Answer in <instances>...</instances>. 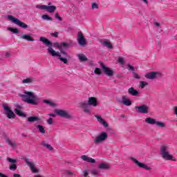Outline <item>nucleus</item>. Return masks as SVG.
Segmentation results:
<instances>
[{"label":"nucleus","instance_id":"obj_1","mask_svg":"<svg viewBox=\"0 0 177 177\" xmlns=\"http://www.w3.org/2000/svg\"><path fill=\"white\" fill-rule=\"evenodd\" d=\"M39 41H41V42H43V44H44V45H46V46H48L47 50L48 53L51 55V56L59 57V59L61 60V62H63L64 64H67V63H68L67 58L62 57V55H60L59 52L57 53L56 51H55V50H53V48H52L53 44L50 42V41H49V39L41 37L39 38Z\"/></svg>","mask_w":177,"mask_h":177},{"label":"nucleus","instance_id":"obj_2","mask_svg":"<svg viewBox=\"0 0 177 177\" xmlns=\"http://www.w3.org/2000/svg\"><path fill=\"white\" fill-rule=\"evenodd\" d=\"M80 106L81 109H83L84 112L86 113V114L91 115V106L96 107L97 106V100H96V98L94 97H90L88 102L86 101L82 102L80 103Z\"/></svg>","mask_w":177,"mask_h":177},{"label":"nucleus","instance_id":"obj_3","mask_svg":"<svg viewBox=\"0 0 177 177\" xmlns=\"http://www.w3.org/2000/svg\"><path fill=\"white\" fill-rule=\"evenodd\" d=\"M20 97H21L23 102H26L29 104H32L33 106L38 105V98L34 95L33 93L30 91H25L24 94H20Z\"/></svg>","mask_w":177,"mask_h":177},{"label":"nucleus","instance_id":"obj_4","mask_svg":"<svg viewBox=\"0 0 177 177\" xmlns=\"http://www.w3.org/2000/svg\"><path fill=\"white\" fill-rule=\"evenodd\" d=\"M160 153L164 160H171L174 158V156L169 153V147L167 144L160 146Z\"/></svg>","mask_w":177,"mask_h":177},{"label":"nucleus","instance_id":"obj_5","mask_svg":"<svg viewBox=\"0 0 177 177\" xmlns=\"http://www.w3.org/2000/svg\"><path fill=\"white\" fill-rule=\"evenodd\" d=\"M37 9L41 10H46L48 13H53L56 10V6H52V3H48V6L46 5H36Z\"/></svg>","mask_w":177,"mask_h":177},{"label":"nucleus","instance_id":"obj_6","mask_svg":"<svg viewBox=\"0 0 177 177\" xmlns=\"http://www.w3.org/2000/svg\"><path fill=\"white\" fill-rule=\"evenodd\" d=\"M8 19L9 20H11V21H12V23H14L15 24H17V26H19V27H21V28H28V25H27L26 23L19 21V19L14 17L12 15H8Z\"/></svg>","mask_w":177,"mask_h":177},{"label":"nucleus","instance_id":"obj_7","mask_svg":"<svg viewBox=\"0 0 177 177\" xmlns=\"http://www.w3.org/2000/svg\"><path fill=\"white\" fill-rule=\"evenodd\" d=\"M107 138H109V135H107V133L102 132L99 136L95 137L94 140V143H95V145L102 143V142H104V140H106Z\"/></svg>","mask_w":177,"mask_h":177},{"label":"nucleus","instance_id":"obj_8","mask_svg":"<svg viewBox=\"0 0 177 177\" xmlns=\"http://www.w3.org/2000/svg\"><path fill=\"white\" fill-rule=\"evenodd\" d=\"M136 110H137L138 113L141 114H147L149 113V106L146 104H142L140 106H136L135 107Z\"/></svg>","mask_w":177,"mask_h":177},{"label":"nucleus","instance_id":"obj_9","mask_svg":"<svg viewBox=\"0 0 177 177\" xmlns=\"http://www.w3.org/2000/svg\"><path fill=\"white\" fill-rule=\"evenodd\" d=\"M55 114L59 115V117H62V118H71V115L64 110L55 109Z\"/></svg>","mask_w":177,"mask_h":177},{"label":"nucleus","instance_id":"obj_10","mask_svg":"<svg viewBox=\"0 0 177 177\" xmlns=\"http://www.w3.org/2000/svg\"><path fill=\"white\" fill-rule=\"evenodd\" d=\"M100 66H101L102 69L104 71V74H106V75H108V77H111V76L114 75V71H113V70H111L110 68L104 66L103 62L100 63Z\"/></svg>","mask_w":177,"mask_h":177},{"label":"nucleus","instance_id":"obj_11","mask_svg":"<svg viewBox=\"0 0 177 177\" xmlns=\"http://www.w3.org/2000/svg\"><path fill=\"white\" fill-rule=\"evenodd\" d=\"M3 107L4 109V110L6 111V114L8 117V118H16V115H15V113H13V111H12V110L10 109V107H9V106L3 104Z\"/></svg>","mask_w":177,"mask_h":177},{"label":"nucleus","instance_id":"obj_12","mask_svg":"<svg viewBox=\"0 0 177 177\" xmlns=\"http://www.w3.org/2000/svg\"><path fill=\"white\" fill-rule=\"evenodd\" d=\"M131 160H132L133 162L136 164V165H138V167H139V168H143L144 169H147V171H150L151 169V168H150L145 164L139 162L138 160H136L133 157H131Z\"/></svg>","mask_w":177,"mask_h":177},{"label":"nucleus","instance_id":"obj_13","mask_svg":"<svg viewBox=\"0 0 177 177\" xmlns=\"http://www.w3.org/2000/svg\"><path fill=\"white\" fill-rule=\"evenodd\" d=\"M77 42L81 46H84L86 44V40L82 34V32H78L77 33Z\"/></svg>","mask_w":177,"mask_h":177},{"label":"nucleus","instance_id":"obj_14","mask_svg":"<svg viewBox=\"0 0 177 177\" xmlns=\"http://www.w3.org/2000/svg\"><path fill=\"white\" fill-rule=\"evenodd\" d=\"M61 53H62V55L65 57H68V55L67 54V53H66L64 50H63V49H62V48H68V46H70V44H67V43H61L60 45H59V44H57Z\"/></svg>","mask_w":177,"mask_h":177},{"label":"nucleus","instance_id":"obj_15","mask_svg":"<svg viewBox=\"0 0 177 177\" xmlns=\"http://www.w3.org/2000/svg\"><path fill=\"white\" fill-rule=\"evenodd\" d=\"M24 161H25L26 164H27V165H28V167H30V169L33 174H37L38 169H37V168H35V166L34 165L32 162H30L28 158H25Z\"/></svg>","mask_w":177,"mask_h":177},{"label":"nucleus","instance_id":"obj_16","mask_svg":"<svg viewBox=\"0 0 177 177\" xmlns=\"http://www.w3.org/2000/svg\"><path fill=\"white\" fill-rule=\"evenodd\" d=\"M22 108L21 106L20 105H17L16 106V109H15V113L17 114V115H19V117H27V115H26V113H23V111H21Z\"/></svg>","mask_w":177,"mask_h":177},{"label":"nucleus","instance_id":"obj_17","mask_svg":"<svg viewBox=\"0 0 177 177\" xmlns=\"http://www.w3.org/2000/svg\"><path fill=\"white\" fill-rule=\"evenodd\" d=\"M95 118H97V122H100V124H101L102 125H103V127H105V128H107V127H109V124L106 123V122L104 121L103 118H102V116L95 115Z\"/></svg>","mask_w":177,"mask_h":177},{"label":"nucleus","instance_id":"obj_18","mask_svg":"<svg viewBox=\"0 0 177 177\" xmlns=\"http://www.w3.org/2000/svg\"><path fill=\"white\" fill-rule=\"evenodd\" d=\"M158 73L157 72H151L147 75H145V78L148 80H154V78L157 77Z\"/></svg>","mask_w":177,"mask_h":177},{"label":"nucleus","instance_id":"obj_19","mask_svg":"<svg viewBox=\"0 0 177 177\" xmlns=\"http://www.w3.org/2000/svg\"><path fill=\"white\" fill-rule=\"evenodd\" d=\"M81 158L84 161H86V162H91L92 164L96 162V160H95V159L88 157V156L86 155L82 156Z\"/></svg>","mask_w":177,"mask_h":177},{"label":"nucleus","instance_id":"obj_20","mask_svg":"<svg viewBox=\"0 0 177 177\" xmlns=\"http://www.w3.org/2000/svg\"><path fill=\"white\" fill-rule=\"evenodd\" d=\"M128 93L131 96H138V95H139V91H138V90H136L133 87H131L128 90Z\"/></svg>","mask_w":177,"mask_h":177},{"label":"nucleus","instance_id":"obj_21","mask_svg":"<svg viewBox=\"0 0 177 177\" xmlns=\"http://www.w3.org/2000/svg\"><path fill=\"white\" fill-rule=\"evenodd\" d=\"M6 143H8V145L9 146H10L11 147H17V143L16 142V141L15 140H10V138H7L6 139Z\"/></svg>","mask_w":177,"mask_h":177},{"label":"nucleus","instance_id":"obj_22","mask_svg":"<svg viewBox=\"0 0 177 177\" xmlns=\"http://www.w3.org/2000/svg\"><path fill=\"white\" fill-rule=\"evenodd\" d=\"M35 121L40 122L41 118L38 116H30L28 118V122H35Z\"/></svg>","mask_w":177,"mask_h":177},{"label":"nucleus","instance_id":"obj_23","mask_svg":"<svg viewBox=\"0 0 177 177\" xmlns=\"http://www.w3.org/2000/svg\"><path fill=\"white\" fill-rule=\"evenodd\" d=\"M122 104H124V106H131L132 104V102H131L129 100L127 99V97L122 96Z\"/></svg>","mask_w":177,"mask_h":177},{"label":"nucleus","instance_id":"obj_24","mask_svg":"<svg viewBox=\"0 0 177 177\" xmlns=\"http://www.w3.org/2000/svg\"><path fill=\"white\" fill-rule=\"evenodd\" d=\"M156 119H153L152 118H147L145 119V122H147V124H150L151 125H156Z\"/></svg>","mask_w":177,"mask_h":177},{"label":"nucleus","instance_id":"obj_25","mask_svg":"<svg viewBox=\"0 0 177 177\" xmlns=\"http://www.w3.org/2000/svg\"><path fill=\"white\" fill-rule=\"evenodd\" d=\"M41 146L46 147V149H48V150H49L50 151H53V147L46 143L45 141H42Z\"/></svg>","mask_w":177,"mask_h":177},{"label":"nucleus","instance_id":"obj_26","mask_svg":"<svg viewBox=\"0 0 177 177\" xmlns=\"http://www.w3.org/2000/svg\"><path fill=\"white\" fill-rule=\"evenodd\" d=\"M21 38H22V39H26V41H30L32 42L35 41V39L28 35H23L21 36Z\"/></svg>","mask_w":177,"mask_h":177},{"label":"nucleus","instance_id":"obj_27","mask_svg":"<svg viewBox=\"0 0 177 177\" xmlns=\"http://www.w3.org/2000/svg\"><path fill=\"white\" fill-rule=\"evenodd\" d=\"M77 57L80 62H86V60H88V57H86V56H85L84 54H78Z\"/></svg>","mask_w":177,"mask_h":177},{"label":"nucleus","instance_id":"obj_28","mask_svg":"<svg viewBox=\"0 0 177 177\" xmlns=\"http://www.w3.org/2000/svg\"><path fill=\"white\" fill-rule=\"evenodd\" d=\"M98 168L100 169H109V166L106 163H101L99 166Z\"/></svg>","mask_w":177,"mask_h":177},{"label":"nucleus","instance_id":"obj_29","mask_svg":"<svg viewBox=\"0 0 177 177\" xmlns=\"http://www.w3.org/2000/svg\"><path fill=\"white\" fill-rule=\"evenodd\" d=\"M8 31H11V32H12L13 34H19V32H20V31L19 30V29H17V28H8Z\"/></svg>","mask_w":177,"mask_h":177},{"label":"nucleus","instance_id":"obj_30","mask_svg":"<svg viewBox=\"0 0 177 177\" xmlns=\"http://www.w3.org/2000/svg\"><path fill=\"white\" fill-rule=\"evenodd\" d=\"M103 45L104 46H106V48H109V49H113V44H111V43H110L107 41H104Z\"/></svg>","mask_w":177,"mask_h":177},{"label":"nucleus","instance_id":"obj_31","mask_svg":"<svg viewBox=\"0 0 177 177\" xmlns=\"http://www.w3.org/2000/svg\"><path fill=\"white\" fill-rule=\"evenodd\" d=\"M34 80L32 77H28L22 80L24 84H31Z\"/></svg>","mask_w":177,"mask_h":177},{"label":"nucleus","instance_id":"obj_32","mask_svg":"<svg viewBox=\"0 0 177 177\" xmlns=\"http://www.w3.org/2000/svg\"><path fill=\"white\" fill-rule=\"evenodd\" d=\"M37 128L39 129V131L40 132V133H45V128H44V126L39 124L37 126Z\"/></svg>","mask_w":177,"mask_h":177},{"label":"nucleus","instance_id":"obj_33","mask_svg":"<svg viewBox=\"0 0 177 177\" xmlns=\"http://www.w3.org/2000/svg\"><path fill=\"white\" fill-rule=\"evenodd\" d=\"M155 125H157V127H159L160 128H165V127H166L165 123H164L162 122H156Z\"/></svg>","mask_w":177,"mask_h":177},{"label":"nucleus","instance_id":"obj_34","mask_svg":"<svg viewBox=\"0 0 177 177\" xmlns=\"http://www.w3.org/2000/svg\"><path fill=\"white\" fill-rule=\"evenodd\" d=\"M10 171H16L17 169V165L16 163H11L10 165Z\"/></svg>","mask_w":177,"mask_h":177},{"label":"nucleus","instance_id":"obj_35","mask_svg":"<svg viewBox=\"0 0 177 177\" xmlns=\"http://www.w3.org/2000/svg\"><path fill=\"white\" fill-rule=\"evenodd\" d=\"M44 103H46V104H49V106H50V107H55V103L50 102V100H44Z\"/></svg>","mask_w":177,"mask_h":177},{"label":"nucleus","instance_id":"obj_36","mask_svg":"<svg viewBox=\"0 0 177 177\" xmlns=\"http://www.w3.org/2000/svg\"><path fill=\"white\" fill-rule=\"evenodd\" d=\"M64 175H66V176H73V175H74V173L72 172L70 170H66L64 172Z\"/></svg>","mask_w":177,"mask_h":177},{"label":"nucleus","instance_id":"obj_37","mask_svg":"<svg viewBox=\"0 0 177 177\" xmlns=\"http://www.w3.org/2000/svg\"><path fill=\"white\" fill-rule=\"evenodd\" d=\"M41 17L44 20H48L50 21H52V20H53L52 17H49V15H42Z\"/></svg>","mask_w":177,"mask_h":177},{"label":"nucleus","instance_id":"obj_38","mask_svg":"<svg viewBox=\"0 0 177 177\" xmlns=\"http://www.w3.org/2000/svg\"><path fill=\"white\" fill-rule=\"evenodd\" d=\"M8 162H12V164H15L17 162L16 159H12V158H7Z\"/></svg>","mask_w":177,"mask_h":177},{"label":"nucleus","instance_id":"obj_39","mask_svg":"<svg viewBox=\"0 0 177 177\" xmlns=\"http://www.w3.org/2000/svg\"><path fill=\"white\" fill-rule=\"evenodd\" d=\"M94 73L95 74H97L98 75H100V74H102V69L99 68H95Z\"/></svg>","mask_w":177,"mask_h":177},{"label":"nucleus","instance_id":"obj_40","mask_svg":"<svg viewBox=\"0 0 177 177\" xmlns=\"http://www.w3.org/2000/svg\"><path fill=\"white\" fill-rule=\"evenodd\" d=\"M133 78H136V80H140V76L136 72H133Z\"/></svg>","mask_w":177,"mask_h":177},{"label":"nucleus","instance_id":"obj_41","mask_svg":"<svg viewBox=\"0 0 177 177\" xmlns=\"http://www.w3.org/2000/svg\"><path fill=\"white\" fill-rule=\"evenodd\" d=\"M91 174L92 175H99L100 172H99V170L94 169L91 170Z\"/></svg>","mask_w":177,"mask_h":177},{"label":"nucleus","instance_id":"obj_42","mask_svg":"<svg viewBox=\"0 0 177 177\" xmlns=\"http://www.w3.org/2000/svg\"><path fill=\"white\" fill-rule=\"evenodd\" d=\"M92 9H99V5L96 3H93L91 5Z\"/></svg>","mask_w":177,"mask_h":177},{"label":"nucleus","instance_id":"obj_43","mask_svg":"<svg viewBox=\"0 0 177 177\" xmlns=\"http://www.w3.org/2000/svg\"><path fill=\"white\" fill-rule=\"evenodd\" d=\"M118 63H120V64H122V66H123V64H124V59L122 57H119L118 59Z\"/></svg>","mask_w":177,"mask_h":177},{"label":"nucleus","instance_id":"obj_44","mask_svg":"<svg viewBox=\"0 0 177 177\" xmlns=\"http://www.w3.org/2000/svg\"><path fill=\"white\" fill-rule=\"evenodd\" d=\"M127 67L129 71H131L133 73L135 72V67L132 66L131 64H128Z\"/></svg>","mask_w":177,"mask_h":177},{"label":"nucleus","instance_id":"obj_45","mask_svg":"<svg viewBox=\"0 0 177 177\" xmlns=\"http://www.w3.org/2000/svg\"><path fill=\"white\" fill-rule=\"evenodd\" d=\"M55 19H57L59 21H62V20H63V19H62V17H60V15H59V13L57 12L55 13Z\"/></svg>","mask_w":177,"mask_h":177},{"label":"nucleus","instance_id":"obj_46","mask_svg":"<svg viewBox=\"0 0 177 177\" xmlns=\"http://www.w3.org/2000/svg\"><path fill=\"white\" fill-rule=\"evenodd\" d=\"M51 37H54L55 38H57L59 37V32H55L51 33Z\"/></svg>","mask_w":177,"mask_h":177},{"label":"nucleus","instance_id":"obj_47","mask_svg":"<svg viewBox=\"0 0 177 177\" xmlns=\"http://www.w3.org/2000/svg\"><path fill=\"white\" fill-rule=\"evenodd\" d=\"M146 85H147V82H140V86H141V88H145V86H146Z\"/></svg>","mask_w":177,"mask_h":177},{"label":"nucleus","instance_id":"obj_48","mask_svg":"<svg viewBox=\"0 0 177 177\" xmlns=\"http://www.w3.org/2000/svg\"><path fill=\"white\" fill-rule=\"evenodd\" d=\"M48 124H49V125H52L53 124V119L50 118L48 120H47Z\"/></svg>","mask_w":177,"mask_h":177},{"label":"nucleus","instance_id":"obj_49","mask_svg":"<svg viewBox=\"0 0 177 177\" xmlns=\"http://www.w3.org/2000/svg\"><path fill=\"white\" fill-rule=\"evenodd\" d=\"M88 175H89V174L88 173V170L83 171V176L88 177Z\"/></svg>","mask_w":177,"mask_h":177},{"label":"nucleus","instance_id":"obj_50","mask_svg":"<svg viewBox=\"0 0 177 177\" xmlns=\"http://www.w3.org/2000/svg\"><path fill=\"white\" fill-rule=\"evenodd\" d=\"M173 110L174 111V114L177 115V106H174Z\"/></svg>","mask_w":177,"mask_h":177},{"label":"nucleus","instance_id":"obj_51","mask_svg":"<svg viewBox=\"0 0 177 177\" xmlns=\"http://www.w3.org/2000/svg\"><path fill=\"white\" fill-rule=\"evenodd\" d=\"M13 176L14 177H21V176L19 174H14Z\"/></svg>","mask_w":177,"mask_h":177},{"label":"nucleus","instance_id":"obj_52","mask_svg":"<svg viewBox=\"0 0 177 177\" xmlns=\"http://www.w3.org/2000/svg\"><path fill=\"white\" fill-rule=\"evenodd\" d=\"M142 1V2H144L145 3H146V5H149V1L147 0H141Z\"/></svg>","mask_w":177,"mask_h":177},{"label":"nucleus","instance_id":"obj_53","mask_svg":"<svg viewBox=\"0 0 177 177\" xmlns=\"http://www.w3.org/2000/svg\"><path fill=\"white\" fill-rule=\"evenodd\" d=\"M48 115H49L50 117H56V115H55V114H53V113H50V114H48Z\"/></svg>","mask_w":177,"mask_h":177},{"label":"nucleus","instance_id":"obj_54","mask_svg":"<svg viewBox=\"0 0 177 177\" xmlns=\"http://www.w3.org/2000/svg\"><path fill=\"white\" fill-rule=\"evenodd\" d=\"M9 56H10V54H9L8 53H7L6 54V57H9Z\"/></svg>","mask_w":177,"mask_h":177},{"label":"nucleus","instance_id":"obj_55","mask_svg":"<svg viewBox=\"0 0 177 177\" xmlns=\"http://www.w3.org/2000/svg\"><path fill=\"white\" fill-rule=\"evenodd\" d=\"M155 26H157V27H159L160 26V24L156 22V23H155Z\"/></svg>","mask_w":177,"mask_h":177}]
</instances>
